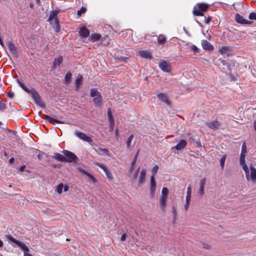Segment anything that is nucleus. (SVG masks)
I'll return each instance as SVG.
<instances>
[{"label": "nucleus", "instance_id": "obj_1", "mask_svg": "<svg viewBox=\"0 0 256 256\" xmlns=\"http://www.w3.org/2000/svg\"><path fill=\"white\" fill-rule=\"evenodd\" d=\"M243 170L245 172L246 180L256 184V168L250 164V168L248 166H245Z\"/></svg>", "mask_w": 256, "mask_h": 256}, {"label": "nucleus", "instance_id": "obj_2", "mask_svg": "<svg viewBox=\"0 0 256 256\" xmlns=\"http://www.w3.org/2000/svg\"><path fill=\"white\" fill-rule=\"evenodd\" d=\"M8 238L10 240L16 244L24 252V256H33L30 253V250L28 246L22 242L16 240L11 236H9Z\"/></svg>", "mask_w": 256, "mask_h": 256}, {"label": "nucleus", "instance_id": "obj_3", "mask_svg": "<svg viewBox=\"0 0 256 256\" xmlns=\"http://www.w3.org/2000/svg\"><path fill=\"white\" fill-rule=\"evenodd\" d=\"M90 95L91 97L94 98L93 102L94 104L97 106H100L102 102L101 94L96 88H92Z\"/></svg>", "mask_w": 256, "mask_h": 256}, {"label": "nucleus", "instance_id": "obj_4", "mask_svg": "<svg viewBox=\"0 0 256 256\" xmlns=\"http://www.w3.org/2000/svg\"><path fill=\"white\" fill-rule=\"evenodd\" d=\"M247 154V148L246 142L242 143V151L240 157V164L242 169L245 166H248L246 162V156Z\"/></svg>", "mask_w": 256, "mask_h": 256}, {"label": "nucleus", "instance_id": "obj_5", "mask_svg": "<svg viewBox=\"0 0 256 256\" xmlns=\"http://www.w3.org/2000/svg\"><path fill=\"white\" fill-rule=\"evenodd\" d=\"M62 153L66 158V162H76L78 160V158L76 156L70 151L64 150L62 151Z\"/></svg>", "mask_w": 256, "mask_h": 256}, {"label": "nucleus", "instance_id": "obj_6", "mask_svg": "<svg viewBox=\"0 0 256 256\" xmlns=\"http://www.w3.org/2000/svg\"><path fill=\"white\" fill-rule=\"evenodd\" d=\"M95 164L104 171L106 174V178H108V180H112V174L110 170L104 164L98 162H96Z\"/></svg>", "mask_w": 256, "mask_h": 256}, {"label": "nucleus", "instance_id": "obj_7", "mask_svg": "<svg viewBox=\"0 0 256 256\" xmlns=\"http://www.w3.org/2000/svg\"><path fill=\"white\" fill-rule=\"evenodd\" d=\"M20 86L22 89L26 92H27L29 94H32V96L34 99L36 100H38L40 99L39 95L38 94V92H36L32 88L30 90L28 88L22 83L20 82L19 83Z\"/></svg>", "mask_w": 256, "mask_h": 256}, {"label": "nucleus", "instance_id": "obj_8", "mask_svg": "<svg viewBox=\"0 0 256 256\" xmlns=\"http://www.w3.org/2000/svg\"><path fill=\"white\" fill-rule=\"evenodd\" d=\"M74 134L77 137L80 138V140H83L84 141L90 143L92 142V139L90 136H86L85 134L81 132L76 130Z\"/></svg>", "mask_w": 256, "mask_h": 256}, {"label": "nucleus", "instance_id": "obj_9", "mask_svg": "<svg viewBox=\"0 0 256 256\" xmlns=\"http://www.w3.org/2000/svg\"><path fill=\"white\" fill-rule=\"evenodd\" d=\"M157 97L163 102L165 103L167 106L171 107V103L169 101L168 96L166 93L159 92L157 94Z\"/></svg>", "mask_w": 256, "mask_h": 256}, {"label": "nucleus", "instance_id": "obj_10", "mask_svg": "<svg viewBox=\"0 0 256 256\" xmlns=\"http://www.w3.org/2000/svg\"><path fill=\"white\" fill-rule=\"evenodd\" d=\"M191 187L190 186H189L187 188V192H186V203L184 205V207L186 210H187L189 208V204L190 200V198H191Z\"/></svg>", "mask_w": 256, "mask_h": 256}, {"label": "nucleus", "instance_id": "obj_11", "mask_svg": "<svg viewBox=\"0 0 256 256\" xmlns=\"http://www.w3.org/2000/svg\"><path fill=\"white\" fill-rule=\"evenodd\" d=\"M159 68L162 71L166 72H170V65L165 60H161L158 64Z\"/></svg>", "mask_w": 256, "mask_h": 256}, {"label": "nucleus", "instance_id": "obj_12", "mask_svg": "<svg viewBox=\"0 0 256 256\" xmlns=\"http://www.w3.org/2000/svg\"><path fill=\"white\" fill-rule=\"evenodd\" d=\"M207 126L211 129L216 130L220 126V124L218 120H211L207 122Z\"/></svg>", "mask_w": 256, "mask_h": 256}, {"label": "nucleus", "instance_id": "obj_13", "mask_svg": "<svg viewBox=\"0 0 256 256\" xmlns=\"http://www.w3.org/2000/svg\"><path fill=\"white\" fill-rule=\"evenodd\" d=\"M78 169L79 170V172H80L82 174L86 176L88 178L90 179V180L93 184H96L97 182L96 180L91 174H89L88 172L86 171L82 168H78Z\"/></svg>", "mask_w": 256, "mask_h": 256}, {"label": "nucleus", "instance_id": "obj_14", "mask_svg": "<svg viewBox=\"0 0 256 256\" xmlns=\"http://www.w3.org/2000/svg\"><path fill=\"white\" fill-rule=\"evenodd\" d=\"M187 142L184 140H180L178 144L174 147L172 148V150L176 149L177 150H182L186 146Z\"/></svg>", "mask_w": 256, "mask_h": 256}, {"label": "nucleus", "instance_id": "obj_15", "mask_svg": "<svg viewBox=\"0 0 256 256\" xmlns=\"http://www.w3.org/2000/svg\"><path fill=\"white\" fill-rule=\"evenodd\" d=\"M150 194L152 196H154L155 194V191L156 190V182L154 180V176H152L150 177Z\"/></svg>", "mask_w": 256, "mask_h": 256}, {"label": "nucleus", "instance_id": "obj_16", "mask_svg": "<svg viewBox=\"0 0 256 256\" xmlns=\"http://www.w3.org/2000/svg\"><path fill=\"white\" fill-rule=\"evenodd\" d=\"M235 20L237 22L240 24H250V22L248 20L244 19L242 16L238 14H236L235 16Z\"/></svg>", "mask_w": 256, "mask_h": 256}, {"label": "nucleus", "instance_id": "obj_17", "mask_svg": "<svg viewBox=\"0 0 256 256\" xmlns=\"http://www.w3.org/2000/svg\"><path fill=\"white\" fill-rule=\"evenodd\" d=\"M202 48L206 50H212L214 48L213 46L206 40H202Z\"/></svg>", "mask_w": 256, "mask_h": 256}, {"label": "nucleus", "instance_id": "obj_18", "mask_svg": "<svg viewBox=\"0 0 256 256\" xmlns=\"http://www.w3.org/2000/svg\"><path fill=\"white\" fill-rule=\"evenodd\" d=\"M139 55L142 58L147 59H152V54L148 50H141L139 52Z\"/></svg>", "mask_w": 256, "mask_h": 256}, {"label": "nucleus", "instance_id": "obj_19", "mask_svg": "<svg viewBox=\"0 0 256 256\" xmlns=\"http://www.w3.org/2000/svg\"><path fill=\"white\" fill-rule=\"evenodd\" d=\"M146 170L144 169L142 170L140 176L138 179V186H141L146 181Z\"/></svg>", "mask_w": 256, "mask_h": 256}, {"label": "nucleus", "instance_id": "obj_20", "mask_svg": "<svg viewBox=\"0 0 256 256\" xmlns=\"http://www.w3.org/2000/svg\"><path fill=\"white\" fill-rule=\"evenodd\" d=\"M206 182V179L205 178H203L201 179L199 182L200 188L198 190V194L200 196H202L204 194V186Z\"/></svg>", "mask_w": 256, "mask_h": 256}, {"label": "nucleus", "instance_id": "obj_21", "mask_svg": "<svg viewBox=\"0 0 256 256\" xmlns=\"http://www.w3.org/2000/svg\"><path fill=\"white\" fill-rule=\"evenodd\" d=\"M168 197L160 196L159 199L160 206L162 210H164L166 206Z\"/></svg>", "mask_w": 256, "mask_h": 256}, {"label": "nucleus", "instance_id": "obj_22", "mask_svg": "<svg viewBox=\"0 0 256 256\" xmlns=\"http://www.w3.org/2000/svg\"><path fill=\"white\" fill-rule=\"evenodd\" d=\"M94 150L100 155H106L110 156L109 150L107 148H94Z\"/></svg>", "mask_w": 256, "mask_h": 256}, {"label": "nucleus", "instance_id": "obj_23", "mask_svg": "<svg viewBox=\"0 0 256 256\" xmlns=\"http://www.w3.org/2000/svg\"><path fill=\"white\" fill-rule=\"evenodd\" d=\"M56 32H58L60 30V25L59 20L58 18H55L53 20V24H51Z\"/></svg>", "mask_w": 256, "mask_h": 256}, {"label": "nucleus", "instance_id": "obj_24", "mask_svg": "<svg viewBox=\"0 0 256 256\" xmlns=\"http://www.w3.org/2000/svg\"><path fill=\"white\" fill-rule=\"evenodd\" d=\"M58 13L59 11L58 10H52L50 12L48 20V21L50 22V24H53V20L55 18H57L56 16Z\"/></svg>", "mask_w": 256, "mask_h": 256}, {"label": "nucleus", "instance_id": "obj_25", "mask_svg": "<svg viewBox=\"0 0 256 256\" xmlns=\"http://www.w3.org/2000/svg\"><path fill=\"white\" fill-rule=\"evenodd\" d=\"M44 119L46 120L48 122L54 124H62L63 123L60 120L54 119L48 115L44 116Z\"/></svg>", "mask_w": 256, "mask_h": 256}, {"label": "nucleus", "instance_id": "obj_26", "mask_svg": "<svg viewBox=\"0 0 256 256\" xmlns=\"http://www.w3.org/2000/svg\"><path fill=\"white\" fill-rule=\"evenodd\" d=\"M79 33L82 37L86 38L89 36L90 31L86 28L83 27L82 28H80Z\"/></svg>", "mask_w": 256, "mask_h": 256}, {"label": "nucleus", "instance_id": "obj_27", "mask_svg": "<svg viewBox=\"0 0 256 256\" xmlns=\"http://www.w3.org/2000/svg\"><path fill=\"white\" fill-rule=\"evenodd\" d=\"M8 46L10 52L16 56H17V52L14 45L12 42H8Z\"/></svg>", "mask_w": 256, "mask_h": 256}, {"label": "nucleus", "instance_id": "obj_28", "mask_svg": "<svg viewBox=\"0 0 256 256\" xmlns=\"http://www.w3.org/2000/svg\"><path fill=\"white\" fill-rule=\"evenodd\" d=\"M100 38L101 36L100 34L94 33L90 36V40L92 42H98L100 39Z\"/></svg>", "mask_w": 256, "mask_h": 256}, {"label": "nucleus", "instance_id": "obj_29", "mask_svg": "<svg viewBox=\"0 0 256 256\" xmlns=\"http://www.w3.org/2000/svg\"><path fill=\"white\" fill-rule=\"evenodd\" d=\"M62 62V57L59 56L58 58H55L53 62V68H55L56 66H59Z\"/></svg>", "mask_w": 256, "mask_h": 256}, {"label": "nucleus", "instance_id": "obj_30", "mask_svg": "<svg viewBox=\"0 0 256 256\" xmlns=\"http://www.w3.org/2000/svg\"><path fill=\"white\" fill-rule=\"evenodd\" d=\"M53 157L54 159L60 162H66V158L64 156L58 153L54 154Z\"/></svg>", "mask_w": 256, "mask_h": 256}, {"label": "nucleus", "instance_id": "obj_31", "mask_svg": "<svg viewBox=\"0 0 256 256\" xmlns=\"http://www.w3.org/2000/svg\"><path fill=\"white\" fill-rule=\"evenodd\" d=\"M230 50V48L228 46H224L220 48L219 52L222 54H227Z\"/></svg>", "mask_w": 256, "mask_h": 256}, {"label": "nucleus", "instance_id": "obj_32", "mask_svg": "<svg viewBox=\"0 0 256 256\" xmlns=\"http://www.w3.org/2000/svg\"><path fill=\"white\" fill-rule=\"evenodd\" d=\"M82 76L81 74H78L76 80L75 85L76 90L78 89L80 84H82Z\"/></svg>", "mask_w": 256, "mask_h": 256}, {"label": "nucleus", "instance_id": "obj_33", "mask_svg": "<svg viewBox=\"0 0 256 256\" xmlns=\"http://www.w3.org/2000/svg\"><path fill=\"white\" fill-rule=\"evenodd\" d=\"M134 138V135L131 134L129 136L127 140H126V147L128 149L130 150H132V146H131V142Z\"/></svg>", "mask_w": 256, "mask_h": 256}, {"label": "nucleus", "instance_id": "obj_34", "mask_svg": "<svg viewBox=\"0 0 256 256\" xmlns=\"http://www.w3.org/2000/svg\"><path fill=\"white\" fill-rule=\"evenodd\" d=\"M158 43L160 44H164L166 42V38L162 34H160L158 38Z\"/></svg>", "mask_w": 256, "mask_h": 256}, {"label": "nucleus", "instance_id": "obj_35", "mask_svg": "<svg viewBox=\"0 0 256 256\" xmlns=\"http://www.w3.org/2000/svg\"><path fill=\"white\" fill-rule=\"evenodd\" d=\"M198 8H200V10L201 11H203V12L206 11L208 7V4H204V3H201V4H198Z\"/></svg>", "mask_w": 256, "mask_h": 256}, {"label": "nucleus", "instance_id": "obj_36", "mask_svg": "<svg viewBox=\"0 0 256 256\" xmlns=\"http://www.w3.org/2000/svg\"><path fill=\"white\" fill-rule=\"evenodd\" d=\"M226 157V154H224L222 156V157L221 158L220 160V166H221V168L222 170L224 169V164H225Z\"/></svg>", "mask_w": 256, "mask_h": 256}, {"label": "nucleus", "instance_id": "obj_37", "mask_svg": "<svg viewBox=\"0 0 256 256\" xmlns=\"http://www.w3.org/2000/svg\"><path fill=\"white\" fill-rule=\"evenodd\" d=\"M64 188V185L62 184H59L56 188V191L58 194H60L62 193V189Z\"/></svg>", "mask_w": 256, "mask_h": 256}, {"label": "nucleus", "instance_id": "obj_38", "mask_svg": "<svg viewBox=\"0 0 256 256\" xmlns=\"http://www.w3.org/2000/svg\"><path fill=\"white\" fill-rule=\"evenodd\" d=\"M168 189L166 188V187H164L162 189V194L161 196H166V197H168Z\"/></svg>", "mask_w": 256, "mask_h": 256}, {"label": "nucleus", "instance_id": "obj_39", "mask_svg": "<svg viewBox=\"0 0 256 256\" xmlns=\"http://www.w3.org/2000/svg\"><path fill=\"white\" fill-rule=\"evenodd\" d=\"M72 74L70 72H68L64 77L65 80L69 83L71 80Z\"/></svg>", "mask_w": 256, "mask_h": 256}, {"label": "nucleus", "instance_id": "obj_40", "mask_svg": "<svg viewBox=\"0 0 256 256\" xmlns=\"http://www.w3.org/2000/svg\"><path fill=\"white\" fill-rule=\"evenodd\" d=\"M108 115L110 120V121H111L112 124H114V118H112L111 110L110 108H108Z\"/></svg>", "mask_w": 256, "mask_h": 256}, {"label": "nucleus", "instance_id": "obj_41", "mask_svg": "<svg viewBox=\"0 0 256 256\" xmlns=\"http://www.w3.org/2000/svg\"><path fill=\"white\" fill-rule=\"evenodd\" d=\"M86 9L85 7H82L80 10H78L77 12V14L78 16H80L82 14L86 12Z\"/></svg>", "mask_w": 256, "mask_h": 256}, {"label": "nucleus", "instance_id": "obj_42", "mask_svg": "<svg viewBox=\"0 0 256 256\" xmlns=\"http://www.w3.org/2000/svg\"><path fill=\"white\" fill-rule=\"evenodd\" d=\"M193 14L194 16H203V14L200 12L199 10H193Z\"/></svg>", "mask_w": 256, "mask_h": 256}, {"label": "nucleus", "instance_id": "obj_43", "mask_svg": "<svg viewBox=\"0 0 256 256\" xmlns=\"http://www.w3.org/2000/svg\"><path fill=\"white\" fill-rule=\"evenodd\" d=\"M158 169V166L156 165L152 169V176H154H154L156 174L157 172Z\"/></svg>", "mask_w": 256, "mask_h": 256}, {"label": "nucleus", "instance_id": "obj_44", "mask_svg": "<svg viewBox=\"0 0 256 256\" xmlns=\"http://www.w3.org/2000/svg\"><path fill=\"white\" fill-rule=\"evenodd\" d=\"M248 18L252 20H256V13L252 12L249 14Z\"/></svg>", "mask_w": 256, "mask_h": 256}, {"label": "nucleus", "instance_id": "obj_45", "mask_svg": "<svg viewBox=\"0 0 256 256\" xmlns=\"http://www.w3.org/2000/svg\"><path fill=\"white\" fill-rule=\"evenodd\" d=\"M222 62L223 65L226 66V67H227V68H228V71H226V72L228 74H230V73H231V70H230V68H229V66H228V64H227L225 61H222Z\"/></svg>", "mask_w": 256, "mask_h": 256}, {"label": "nucleus", "instance_id": "obj_46", "mask_svg": "<svg viewBox=\"0 0 256 256\" xmlns=\"http://www.w3.org/2000/svg\"><path fill=\"white\" fill-rule=\"evenodd\" d=\"M138 152H139V150H138L136 154H135V156H134V158H133V160H132V166H133L134 164H135V162H136L137 157L138 156Z\"/></svg>", "mask_w": 256, "mask_h": 256}, {"label": "nucleus", "instance_id": "obj_47", "mask_svg": "<svg viewBox=\"0 0 256 256\" xmlns=\"http://www.w3.org/2000/svg\"><path fill=\"white\" fill-rule=\"evenodd\" d=\"M191 49L192 50H193L195 52H198V48L194 45H192L191 47Z\"/></svg>", "mask_w": 256, "mask_h": 256}, {"label": "nucleus", "instance_id": "obj_48", "mask_svg": "<svg viewBox=\"0 0 256 256\" xmlns=\"http://www.w3.org/2000/svg\"><path fill=\"white\" fill-rule=\"evenodd\" d=\"M211 20H212V18L210 16H208L206 20L205 23L206 24H208L210 22Z\"/></svg>", "mask_w": 256, "mask_h": 256}, {"label": "nucleus", "instance_id": "obj_49", "mask_svg": "<svg viewBox=\"0 0 256 256\" xmlns=\"http://www.w3.org/2000/svg\"><path fill=\"white\" fill-rule=\"evenodd\" d=\"M172 214L174 216V217L175 218L176 216V210L174 208H172Z\"/></svg>", "mask_w": 256, "mask_h": 256}, {"label": "nucleus", "instance_id": "obj_50", "mask_svg": "<svg viewBox=\"0 0 256 256\" xmlns=\"http://www.w3.org/2000/svg\"><path fill=\"white\" fill-rule=\"evenodd\" d=\"M14 94L12 92H10L8 94V96L10 98H12L14 97Z\"/></svg>", "mask_w": 256, "mask_h": 256}, {"label": "nucleus", "instance_id": "obj_51", "mask_svg": "<svg viewBox=\"0 0 256 256\" xmlns=\"http://www.w3.org/2000/svg\"><path fill=\"white\" fill-rule=\"evenodd\" d=\"M203 246L204 248L209 249L210 248V246L208 244H204Z\"/></svg>", "mask_w": 256, "mask_h": 256}, {"label": "nucleus", "instance_id": "obj_52", "mask_svg": "<svg viewBox=\"0 0 256 256\" xmlns=\"http://www.w3.org/2000/svg\"><path fill=\"white\" fill-rule=\"evenodd\" d=\"M126 235L125 234H123L121 236V238H120L121 240L124 241L126 240Z\"/></svg>", "mask_w": 256, "mask_h": 256}, {"label": "nucleus", "instance_id": "obj_53", "mask_svg": "<svg viewBox=\"0 0 256 256\" xmlns=\"http://www.w3.org/2000/svg\"><path fill=\"white\" fill-rule=\"evenodd\" d=\"M14 158L13 157L10 158V159L9 160V162L10 164H12L14 163Z\"/></svg>", "mask_w": 256, "mask_h": 256}, {"label": "nucleus", "instance_id": "obj_54", "mask_svg": "<svg viewBox=\"0 0 256 256\" xmlns=\"http://www.w3.org/2000/svg\"><path fill=\"white\" fill-rule=\"evenodd\" d=\"M110 130H112L114 128V124H112L111 121H110Z\"/></svg>", "mask_w": 256, "mask_h": 256}, {"label": "nucleus", "instance_id": "obj_55", "mask_svg": "<svg viewBox=\"0 0 256 256\" xmlns=\"http://www.w3.org/2000/svg\"><path fill=\"white\" fill-rule=\"evenodd\" d=\"M63 188H64V192H66L68 190V187L67 186H64Z\"/></svg>", "mask_w": 256, "mask_h": 256}, {"label": "nucleus", "instance_id": "obj_56", "mask_svg": "<svg viewBox=\"0 0 256 256\" xmlns=\"http://www.w3.org/2000/svg\"><path fill=\"white\" fill-rule=\"evenodd\" d=\"M26 166H22L20 168V170L21 171L23 170H24V168H25Z\"/></svg>", "mask_w": 256, "mask_h": 256}, {"label": "nucleus", "instance_id": "obj_57", "mask_svg": "<svg viewBox=\"0 0 256 256\" xmlns=\"http://www.w3.org/2000/svg\"><path fill=\"white\" fill-rule=\"evenodd\" d=\"M138 170H136V172H135V174H134V178H136V176H137V174H138Z\"/></svg>", "mask_w": 256, "mask_h": 256}, {"label": "nucleus", "instance_id": "obj_58", "mask_svg": "<svg viewBox=\"0 0 256 256\" xmlns=\"http://www.w3.org/2000/svg\"><path fill=\"white\" fill-rule=\"evenodd\" d=\"M42 155L41 154H38V160H41L42 159Z\"/></svg>", "mask_w": 256, "mask_h": 256}, {"label": "nucleus", "instance_id": "obj_59", "mask_svg": "<svg viewBox=\"0 0 256 256\" xmlns=\"http://www.w3.org/2000/svg\"><path fill=\"white\" fill-rule=\"evenodd\" d=\"M3 246V242L0 240V248Z\"/></svg>", "mask_w": 256, "mask_h": 256}, {"label": "nucleus", "instance_id": "obj_60", "mask_svg": "<svg viewBox=\"0 0 256 256\" xmlns=\"http://www.w3.org/2000/svg\"><path fill=\"white\" fill-rule=\"evenodd\" d=\"M118 134V130H116V135Z\"/></svg>", "mask_w": 256, "mask_h": 256}, {"label": "nucleus", "instance_id": "obj_61", "mask_svg": "<svg viewBox=\"0 0 256 256\" xmlns=\"http://www.w3.org/2000/svg\"><path fill=\"white\" fill-rule=\"evenodd\" d=\"M174 154H177L178 152H176L175 151H174Z\"/></svg>", "mask_w": 256, "mask_h": 256}, {"label": "nucleus", "instance_id": "obj_62", "mask_svg": "<svg viewBox=\"0 0 256 256\" xmlns=\"http://www.w3.org/2000/svg\"><path fill=\"white\" fill-rule=\"evenodd\" d=\"M1 124H2V122H0V125H1Z\"/></svg>", "mask_w": 256, "mask_h": 256}]
</instances>
